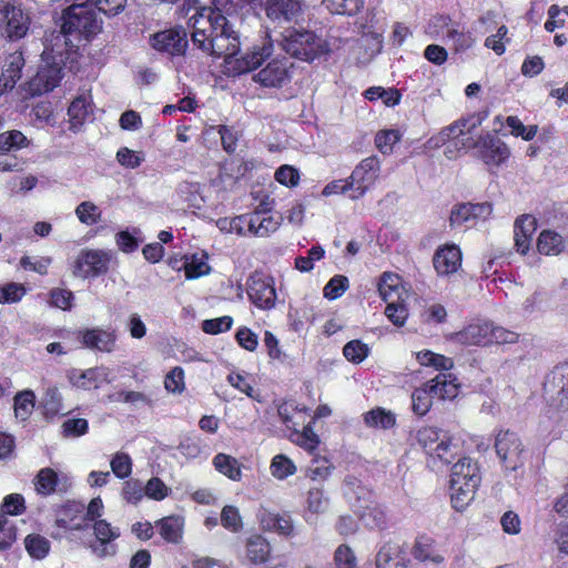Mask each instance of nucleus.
<instances>
[{
    "instance_id": "nucleus-47",
    "label": "nucleus",
    "mask_w": 568,
    "mask_h": 568,
    "mask_svg": "<svg viewBox=\"0 0 568 568\" xmlns=\"http://www.w3.org/2000/svg\"><path fill=\"white\" fill-rule=\"evenodd\" d=\"M402 134L398 130H381L375 135V145L378 151L385 155L393 152L394 145L400 140Z\"/></svg>"
},
{
    "instance_id": "nucleus-8",
    "label": "nucleus",
    "mask_w": 568,
    "mask_h": 568,
    "mask_svg": "<svg viewBox=\"0 0 568 568\" xmlns=\"http://www.w3.org/2000/svg\"><path fill=\"white\" fill-rule=\"evenodd\" d=\"M475 155L488 166H500L510 158L508 145L494 133H486L473 142Z\"/></svg>"
},
{
    "instance_id": "nucleus-38",
    "label": "nucleus",
    "mask_w": 568,
    "mask_h": 568,
    "mask_svg": "<svg viewBox=\"0 0 568 568\" xmlns=\"http://www.w3.org/2000/svg\"><path fill=\"white\" fill-rule=\"evenodd\" d=\"M364 423L368 427L390 429L396 424V417L390 410L377 407L364 414Z\"/></svg>"
},
{
    "instance_id": "nucleus-49",
    "label": "nucleus",
    "mask_w": 568,
    "mask_h": 568,
    "mask_svg": "<svg viewBox=\"0 0 568 568\" xmlns=\"http://www.w3.org/2000/svg\"><path fill=\"white\" fill-rule=\"evenodd\" d=\"M365 525L371 529L385 530L388 527L387 515L378 506L367 508L362 516Z\"/></svg>"
},
{
    "instance_id": "nucleus-32",
    "label": "nucleus",
    "mask_w": 568,
    "mask_h": 568,
    "mask_svg": "<svg viewBox=\"0 0 568 568\" xmlns=\"http://www.w3.org/2000/svg\"><path fill=\"white\" fill-rule=\"evenodd\" d=\"M106 375L103 373V369L100 367H91L85 371H73L69 375L70 383L82 389H91L98 388L101 378Z\"/></svg>"
},
{
    "instance_id": "nucleus-18",
    "label": "nucleus",
    "mask_w": 568,
    "mask_h": 568,
    "mask_svg": "<svg viewBox=\"0 0 568 568\" xmlns=\"http://www.w3.org/2000/svg\"><path fill=\"white\" fill-rule=\"evenodd\" d=\"M546 393H556L551 406L556 410H568V363L557 365L545 383Z\"/></svg>"
},
{
    "instance_id": "nucleus-7",
    "label": "nucleus",
    "mask_w": 568,
    "mask_h": 568,
    "mask_svg": "<svg viewBox=\"0 0 568 568\" xmlns=\"http://www.w3.org/2000/svg\"><path fill=\"white\" fill-rule=\"evenodd\" d=\"M0 31L10 41H17L27 36L31 18L20 6L10 2L0 9Z\"/></svg>"
},
{
    "instance_id": "nucleus-64",
    "label": "nucleus",
    "mask_w": 568,
    "mask_h": 568,
    "mask_svg": "<svg viewBox=\"0 0 568 568\" xmlns=\"http://www.w3.org/2000/svg\"><path fill=\"white\" fill-rule=\"evenodd\" d=\"M233 325V318L229 315H224L216 318L204 320L202 322V331L210 335H217L231 329Z\"/></svg>"
},
{
    "instance_id": "nucleus-37",
    "label": "nucleus",
    "mask_w": 568,
    "mask_h": 568,
    "mask_svg": "<svg viewBox=\"0 0 568 568\" xmlns=\"http://www.w3.org/2000/svg\"><path fill=\"white\" fill-rule=\"evenodd\" d=\"M434 394L426 383L412 394V410L418 417H424L432 408Z\"/></svg>"
},
{
    "instance_id": "nucleus-28",
    "label": "nucleus",
    "mask_w": 568,
    "mask_h": 568,
    "mask_svg": "<svg viewBox=\"0 0 568 568\" xmlns=\"http://www.w3.org/2000/svg\"><path fill=\"white\" fill-rule=\"evenodd\" d=\"M246 558L252 564H264L271 557V545L268 540L260 534L252 535L245 544Z\"/></svg>"
},
{
    "instance_id": "nucleus-29",
    "label": "nucleus",
    "mask_w": 568,
    "mask_h": 568,
    "mask_svg": "<svg viewBox=\"0 0 568 568\" xmlns=\"http://www.w3.org/2000/svg\"><path fill=\"white\" fill-rule=\"evenodd\" d=\"M427 457V463L433 468H440L452 464L456 458V447L452 444V438L444 436Z\"/></svg>"
},
{
    "instance_id": "nucleus-17",
    "label": "nucleus",
    "mask_w": 568,
    "mask_h": 568,
    "mask_svg": "<svg viewBox=\"0 0 568 568\" xmlns=\"http://www.w3.org/2000/svg\"><path fill=\"white\" fill-rule=\"evenodd\" d=\"M376 568H413L404 544L396 540H387L381 545L375 555Z\"/></svg>"
},
{
    "instance_id": "nucleus-53",
    "label": "nucleus",
    "mask_w": 568,
    "mask_h": 568,
    "mask_svg": "<svg viewBox=\"0 0 568 568\" xmlns=\"http://www.w3.org/2000/svg\"><path fill=\"white\" fill-rule=\"evenodd\" d=\"M510 42L508 37V28L501 24L495 34L485 39V47L491 49L497 55H503L506 51V44Z\"/></svg>"
},
{
    "instance_id": "nucleus-14",
    "label": "nucleus",
    "mask_w": 568,
    "mask_h": 568,
    "mask_svg": "<svg viewBox=\"0 0 568 568\" xmlns=\"http://www.w3.org/2000/svg\"><path fill=\"white\" fill-rule=\"evenodd\" d=\"M75 335L82 347L90 351L112 353L116 348L118 335L115 329L82 328L78 329Z\"/></svg>"
},
{
    "instance_id": "nucleus-11",
    "label": "nucleus",
    "mask_w": 568,
    "mask_h": 568,
    "mask_svg": "<svg viewBox=\"0 0 568 568\" xmlns=\"http://www.w3.org/2000/svg\"><path fill=\"white\" fill-rule=\"evenodd\" d=\"M381 173V161L378 156L371 155L363 159L353 170L349 179L354 185L353 200H357L374 185Z\"/></svg>"
},
{
    "instance_id": "nucleus-57",
    "label": "nucleus",
    "mask_w": 568,
    "mask_h": 568,
    "mask_svg": "<svg viewBox=\"0 0 568 568\" xmlns=\"http://www.w3.org/2000/svg\"><path fill=\"white\" fill-rule=\"evenodd\" d=\"M274 179L281 185L286 187H295L300 183L301 175L300 171L293 165L283 164L276 169Z\"/></svg>"
},
{
    "instance_id": "nucleus-42",
    "label": "nucleus",
    "mask_w": 568,
    "mask_h": 568,
    "mask_svg": "<svg viewBox=\"0 0 568 568\" xmlns=\"http://www.w3.org/2000/svg\"><path fill=\"white\" fill-rule=\"evenodd\" d=\"M440 433L442 430L435 426H423L416 432L417 444L427 456L436 447L437 443L442 440Z\"/></svg>"
},
{
    "instance_id": "nucleus-52",
    "label": "nucleus",
    "mask_w": 568,
    "mask_h": 568,
    "mask_svg": "<svg viewBox=\"0 0 568 568\" xmlns=\"http://www.w3.org/2000/svg\"><path fill=\"white\" fill-rule=\"evenodd\" d=\"M164 388L168 393L182 394L185 389V374L181 366L173 367L164 377Z\"/></svg>"
},
{
    "instance_id": "nucleus-43",
    "label": "nucleus",
    "mask_w": 568,
    "mask_h": 568,
    "mask_svg": "<svg viewBox=\"0 0 568 568\" xmlns=\"http://www.w3.org/2000/svg\"><path fill=\"white\" fill-rule=\"evenodd\" d=\"M24 65V60L21 54L11 55L10 62L6 65L0 83L3 82L4 88L12 89L21 78V71Z\"/></svg>"
},
{
    "instance_id": "nucleus-26",
    "label": "nucleus",
    "mask_w": 568,
    "mask_h": 568,
    "mask_svg": "<svg viewBox=\"0 0 568 568\" xmlns=\"http://www.w3.org/2000/svg\"><path fill=\"white\" fill-rule=\"evenodd\" d=\"M92 113L93 109L91 97H77L68 108L70 129L73 131L80 130V128L92 115Z\"/></svg>"
},
{
    "instance_id": "nucleus-50",
    "label": "nucleus",
    "mask_w": 568,
    "mask_h": 568,
    "mask_svg": "<svg viewBox=\"0 0 568 568\" xmlns=\"http://www.w3.org/2000/svg\"><path fill=\"white\" fill-rule=\"evenodd\" d=\"M221 525L231 532H239L242 530V516L235 506L226 505L222 508Z\"/></svg>"
},
{
    "instance_id": "nucleus-39",
    "label": "nucleus",
    "mask_w": 568,
    "mask_h": 568,
    "mask_svg": "<svg viewBox=\"0 0 568 568\" xmlns=\"http://www.w3.org/2000/svg\"><path fill=\"white\" fill-rule=\"evenodd\" d=\"M42 413L47 418H53L63 409L62 396L58 387H49L41 402Z\"/></svg>"
},
{
    "instance_id": "nucleus-25",
    "label": "nucleus",
    "mask_w": 568,
    "mask_h": 568,
    "mask_svg": "<svg viewBox=\"0 0 568 568\" xmlns=\"http://www.w3.org/2000/svg\"><path fill=\"white\" fill-rule=\"evenodd\" d=\"M84 510V505L80 501L68 500L58 510L57 526L64 529L81 530L84 525L80 519Z\"/></svg>"
},
{
    "instance_id": "nucleus-55",
    "label": "nucleus",
    "mask_w": 568,
    "mask_h": 568,
    "mask_svg": "<svg viewBox=\"0 0 568 568\" xmlns=\"http://www.w3.org/2000/svg\"><path fill=\"white\" fill-rule=\"evenodd\" d=\"M27 136L18 130H11L0 134V150L11 151L13 149H22L28 145Z\"/></svg>"
},
{
    "instance_id": "nucleus-5",
    "label": "nucleus",
    "mask_w": 568,
    "mask_h": 568,
    "mask_svg": "<svg viewBox=\"0 0 568 568\" xmlns=\"http://www.w3.org/2000/svg\"><path fill=\"white\" fill-rule=\"evenodd\" d=\"M102 29L92 6L87 2L71 4L62 12L61 31L64 34H78L89 40Z\"/></svg>"
},
{
    "instance_id": "nucleus-22",
    "label": "nucleus",
    "mask_w": 568,
    "mask_h": 568,
    "mask_svg": "<svg viewBox=\"0 0 568 568\" xmlns=\"http://www.w3.org/2000/svg\"><path fill=\"white\" fill-rule=\"evenodd\" d=\"M537 226V219L531 214H521L515 220V248L521 255H526L529 252Z\"/></svg>"
},
{
    "instance_id": "nucleus-46",
    "label": "nucleus",
    "mask_w": 568,
    "mask_h": 568,
    "mask_svg": "<svg viewBox=\"0 0 568 568\" xmlns=\"http://www.w3.org/2000/svg\"><path fill=\"white\" fill-rule=\"evenodd\" d=\"M480 123H481L480 118L475 119V115H469L468 118H462V119L455 121L454 123H452L450 125H448L447 128H445L442 131V134L447 136L448 139L457 138L462 134H465V130H467L469 132L473 129L480 125Z\"/></svg>"
},
{
    "instance_id": "nucleus-2",
    "label": "nucleus",
    "mask_w": 568,
    "mask_h": 568,
    "mask_svg": "<svg viewBox=\"0 0 568 568\" xmlns=\"http://www.w3.org/2000/svg\"><path fill=\"white\" fill-rule=\"evenodd\" d=\"M282 424L291 433L288 439L310 454L317 452L321 444L318 435L314 432L315 418L311 409L294 402H284L277 408Z\"/></svg>"
},
{
    "instance_id": "nucleus-15",
    "label": "nucleus",
    "mask_w": 568,
    "mask_h": 568,
    "mask_svg": "<svg viewBox=\"0 0 568 568\" xmlns=\"http://www.w3.org/2000/svg\"><path fill=\"white\" fill-rule=\"evenodd\" d=\"M256 518L263 531L274 532L283 538H292L296 535L295 526L288 511L280 513L260 507Z\"/></svg>"
},
{
    "instance_id": "nucleus-51",
    "label": "nucleus",
    "mask_w": 568,
    "mask_h": 568,
    "mask_svg": "<svg viewBox=\"0 0 568 568\" xmlns=\"http://www.w3.org/2000/svg\"><path fill=\"white\" fill-rule=\"evenodd\" d=\"M27 294L23 284L9 282L0 285V304H14L20 302Z\"/></svg>"
},
{
    "instance_id": "nucleus-41",
    "label": "nucleus",
    "mask_w": 568,
    "mask_h": 568,
    "mask_svg": "<svg viewBox=\"0 0 568 568\" xmlns=\"http://www.w3.org/2000/svg\"><path fill=\"white\" fill-rule=\"evenodd\" d=\"M24 547L29 556L33 559H43L50 551L49 540L39 535L30 534L24 538Z\"/></svg>"
},
{
    "instance_id": "nucleus-59",
    "label": "nucleus",
    "mask_w": 568,
    "mask_h": 568,
    "mask_svg": "<svg viewBox=\"0 0 568 568\" xmlns=\"http://www.w3.org/2000/svg\"><path fill=\"white\" fill-rule=\"evenodd\" d=\"M93 530L97 539L100 541L101 546H103V550L100 552V556L102 557L105 555L106 545L116 539L119 534L115 532L111 525L104 519L95 520L93 524Z\"/></svg>"
},
{
    "instance_id": "nucleus-16",
    "label": "nucleus",
    "mask_w": 568,
    "mask_h": 568,
    "mask_svg": "<svg viewBox=\"0 0 568 568\" xmlns=\"http://www.w3.org/2000/svg\"><path fill=\"white\" fill-rule=\"evenodd\" d=\"M410 551L414 559L418 562L442 565L446 559V550L437 539L428 532L417 534Z\"/></svg>"
},
{
    "instance_id": "nucleus-34",
    "label": "nucleus",
    "mask_w": 568,
    "mask_h": 568,
    "mask_svg": "<svg viewBox=\"0 0 568 568\" xmlns=\"http://www.w3.org/2000/svg\"><path fill=\"white\" fill-rule=\"evenodd\" d=\"M160 536L170 544H179L183 535V525L179 517L168 516L156 521Z\"/></svg>"
},
{
    "instance_id": "nucleus-62",
    "label": "nucleus",
    "mask_w": 568,
    "mask_h": 568,
    "mask_svg": "<svg viewBox=\"0 0 568 568\" xmlns=\"http://www.w3.org/2000/svg\"><path fill=\"white\" fill-rule=\"evenodd\" d=\"M1 511L4 516H19L22 515L27 507L24 497L21 494H9L3 498Z\"/></svg>"
},
{
    "instance_id": "nucleus-40",
    "label": "nucleus",
    "mask_w": 568,
    "mask_h": 568,
    "mask_svg": "<svg viewBox=\"0 0 568 568\" xmlns=\"http://www.w3.org/2000/svg\"><path fill=\"white\" fill-rule=\"evenodd\" d=\"M294 462L284 454L275 455L270 465L272 476L278 480H284L296 473Z\"/></svg>"
},
{
    "instance_id": "nucleus-4",
    "label": "nucleus",
    "mask_w": 568,
    "mask_h": 568,
    "mask_svg": "<svg viewBox=\"0 0 568 568\" xmlns=\"http://www.w3.org/2000/svg\"><path fill=\"white\" fill-rule=\"evenodd\" d=\"M452 339L466 346L515 344L519 334L489 321L473 322L452 335Z\"/></svg>"
},
{
    "instance_id": "nucleus-56",
    "label": "nucleus",
    "mask_w": 568,
    "mask_h": 568,
    "mask_svg": "<svg viewBox=\"0 0 568 568\" xmlns=\"http://www.w3.org/2000/svg\"><path fill=\"white\" fill-rule=\"evenodd\" d=\"M75 214L79 221L85 225L97 224L101 220V211L89 201L81 202L75 209Z\"/></svg>"
},
{
    "instance_id": "nucleus-13",
    "label": "nucleus",
    "mask_w": 568,
    "mask_h": 568,
    "mask_svg": "<svg viewBox=\"0 0 568 568\" xmlns=\"http://www.w3.org/2000/svg\"><path fill=\"white\" fill-rule=\"evenodd\" d=\"M150 44L154 50L171 57L182 55L187 48V34L181 27L166 29L154 33L150 38Z\"/></svg>"
},
{
    "instance_id": "nucleus-6",
    "label": "nucleus",
    "mask_w": 568,
    "mask_h": 568,
    "mask_svg": "<svg viewBox=\"0 0 568 568\" xmlns=\"http://www.w3.org/2000/svg\"><path fill=\"white\" fill-rule=\"evenodd\" d=\"M282 45L286 53L303 61H313L326 51L325 43L308 30H292Z\"/></svg>"
},
{
    "instance_id": "nucleus-31",
    "label": "nucleus",
    "mask_w": 568,
    "mask_h": 568,
    "mask_svg": "<svg viewBox=\"0 0 568 568\" xmlns=\"http://www.w3.org/2000/svg\"><path fill=\"white\" fill-rule=\"evenodd\" d=\"M34 490L38 495L48 497L58 490L59 476L51 467L41 468L33 479Z\"/></svg>"
},
{
    "instance_id": "nucleus-3",
    "label": "nucleus",
    "mask_w": 568,
    "mask_h": 568,
    "mask_svg": "<svg viewBox=\"0 0 568 568\" xmlns=\"http://www.w3.org/2000/svg\"><path fill=\"white\" fill-rule=\"evenodd\" d=\"M480 483L481 469L476 459L465 456L453 464L449 476L452 507L464 511L475 499Z\"/></svg>"
},
{
    "instance_id": "nucleus-60",
    "label": "nucleus",
    "mask_w": 568,
    "mask_h": 568,
    "mask_svg": "<svg viewBox=\"0 0 568 568\" xmlns=\"http://www.w3.org/2000/svg\"><path fill=\"white\" fill-rule=\"evenodd\" d=\"M50 304L62 311H70L73 306L74 294L68 288L55 287L49 293Z\"/></svg>"
},
{
    "instance_id": "nucleus-24",
    "label": "nucleus",
    "mask_w": 568,
    "mask_h": 568,
    "mask_svg": "<svg viewBox=\"0 0 568 568\" xmlns=\"http://www.w3.org/2000/svg\"><path fill=\"white\" fill-rule=\"evenodd\" d=\"M489 213L490 205L487 203H463L452 210L449 223L452 227L462 226Z\"/></svg>"
},
{
    "instance_id": "nucleus-1",
    "label": "nucleus",
    "mask_w": 568,
    "mask_h": 568,
    "mask_svg": "<svg viewBox=\"0 0 568 568\" xmlns=\"http://www.w3.org/2000/svg\"><path fill=\"white\" fill-rule=\"evenodd\" d=\"M189 7L196 9L190 18L193 44L207 55L234 58L240 52V36L226 16L236 11L235 0H211V6H199L200 0H185Z\"/></svg>"
},
{
    "instance_id": "nucleus-12",
    "label": "nucleus",
    "mask_w": 568,
    "mask_h": 568,
    "mask_svg": "<svg viewBox=\"0 0 568 568\" xmlns=\"http://www.w3.org/2000/svg\"><path fill=\"white\" fill-rule=\"evenodd\" d=\"M495 449L503 465L509 470H516L521 464L523 444L514 432L500 430L495 440Z\"/></svg>"
},
{
    "instance_id": "nucleus-36",
    "label": "nucleus",
    "mask_w": 568,
    "mask_h": 568,
    "mask_svg": "<svg viewBox=\"0 0 568 568\" xmlns=\"http://www.w3.org/2000/svg\"><path fill=\"white\" fill-rule=\"evenodd\" d=\"M207 254L197 253L192 254L190 258H186L183 270L184 275L187 280H196L211 273V266L207 263Z\"/></svg>"
},
{
    "instance_id": "nucleus-19",
    "label": "nucleus",
    "mask_w": 568,
    "mask_h": 568,
    "mask_svg": "<svg viewBox=\"0 0 568 568\" xmlns=\"http://www.w3.org/2000/svg\"><path fill=\"white\" fill-rule=\"evenodd\" d=\"M463 253L457 244L446 243L434 253L433 265L439 276H449L462 267Z\"/></svg>"
},
{
    "instance_id": "nucleus-10",
    "label": "nucleus",
    "mask_w": 568,
    "mask_h": 568,
    "mask_svg": "<svg viewBox=\"0 0 568 568\" xmlns=\"http://www.w3.org/2000/svg\"><path fill=\"white\" fill-rule=\"evenodd\" d=\"M247 295L260 310H272L276 305V290L273 277L255 273L247 280Z\"/></svg>"
},
{
    "instance_id": "nucleus-27",
    "label": "nucleus",
    "mask_w": 568,
    "mask_h": 568,
    "mask_svg": "<svg viewBox=\"0 0 568 568\" xmlns=\"http://www.w3.org/2000/svg\"><path fill=\"white\" fill-rule=\"evenodd\" d=\"M435 397L439 399H453L458 395L459 385L452 374L439 373L427 383Z\"/></svg>"
},
{
    "instance_id": "nucleus-30",
    "label": "nucleus",
    "mask_w": 568,
    "mask_h": 568,
    "mask_svg": "<svg viewBox=\"0 0 568 568\" xmlns=\"http://www.w3.org/2000/svg\"><path fill=\"white\" fill-rule=\"evenodd\" d=\"M565 247L564 237L554 230H542L537 237V251L542 255H559Z\"/></svg>"
},
{
    "instance_id": "nucleus-58",
    "label": "nucleus",
    "mask_w": 568,
    "mask_h": 568,
    "mask_svg": "<svg viewBox=\"0 0 568 568\" xmlns=\"http://www.w3.org/2000/svg\"><path fill=\"white\" fill-rule=\"evenodd\" d=\"M506 124L511 129L514 136H520L525 141H531L538 132L537 125L526 126L516 115L507 116Z\"/></svg>"
},
{
    "instance_id": "nucleus-54",
    "label": "nucleus",
    "mask_w": 568,
    "mask_h": 568,
    "mask_svg": "<svg viewBox=\"0 0 568 568\" xmlns=\"http://www.w3.org/2000/svg\"><path fill=\"white\" fill-rule=\"evenodd\" d=\"M112 473L120 479H125L132 474V460L126 453L118 452L110 462Z\"/></svg>"
},
{
    "instance_id": "nucleus-20",
    "label": "nucleus",
    "mask_w": 568,
    "mask_h": 568,
    "mask_svg": "<svg viewBox=\"0 0 568 568\" xmlns=\"http://www.w3.org/2000/svg\"><path fill=\"white\" fill-rule=\"evenodd\" d=\"M264 10L266 17L273 22H292L301 17L302 2L298 0H266Z\"/></svg>"
},
{
    "instance_id": "nucleus-35",
    "label": "nucleus",
    "mask_w": 568,
    "mask_h": 568,
    "mask_svg": "<svg viewBox=\"0 0 568 568\" xmlns=\"http://www.w3.org/2000/svg\"><path fill=\"white\" fill-rule=\"evenodd\" d=\"M213 465L219 473L223 474L231 480H241L242 469L236 458L223 453H219L213 458Z\"/></svg>"
},
{
    "instance_id": "nucleus-48",
    "label": "nucleus",
    "mask_w": 568,
    "mask_h": 568,
    "mask_svg": "<svg viewBox=\"0 0 568 568\" xmlns=\"http://www.w3.org/2000/svg\"><path fill=\"white\" fill-rule=\"evenodd\" d=\"M349 287L347 276L342 274L334 275L324 286L323 295L329 301L341 297Z\"/></svg>"
},
{
    "instance_id": "nucleus-21",
    "label": "nucleus",
    "mask_w": 568,
    "mask_h": 568,
    "mask_svg": "<svg viewBox=\"0 0 568 568\" xmlns=\"http://www.w3.org/2000/svg\"><path fill=\"white\" fill-rule=\"evenodd\" d=\"M253 79L265 88H281L290 81L291 75L286 62L275 59L254 74Z\"/></svg>"
},
{
    "instance_id": "nucleus-45",
    "label": "nucleus",
    "mask_w": 568,
    "mask_h": 568,
    "mask_svg": "<svg viewBox=\"0 0 568 568\" xmlns=\"http://www.w3.org/2000/svg\"><path fill=\"white\" fill-rule=\"evenodd\" d=\"M446 37L453 41V49L456 53H462L471 49L476 42V39L470 31H459L456 28L448 29Z\"/></svg>"
},
{
    "instance_id": "nucleus-44",
    "label": "nucleus",
    "mask_w": 568,
    "mask_h": 568,
    "mask_svg": "<svg viewBox=\"0 0 568 568\" xmlns=\"http://www.w3.org/2000/svg\"><path fill=\"white\" fill-rule=\"evenodd\" d=\"M369 352L371 349L368 345L361 339H352L343 347L344 357L353 364H361L364 362L368 357Z\"/></svg>"
},
{
    "instance_id": "nucleus-61",
    "label": "nucleus",
    "mask_w": 568,
    "mask_h": 568,
    "mask_svg": "<svg viewBox=\"0 0 568 568\" xmlns=\"http://www.w3.org/2000/svg\"><path fill=\"white\" fill-rule=\"evenodd\" d=\"M335 568H357V558L353 549L346 545H339L334 552Z\"/></svg>"
},
{
    "instance_id": "nucleus-63",
    "label": "nucleus",
    "mask_w": 568,
    "mask_h": 568,
    "mask_svg": "<svg viewBox=\"0 0 568 568\" xmlns=\"http://www.w3.org/2000/svg\"><path fill=\"white\" fill-rule=\"evenodd\" d=\"M386 317L397 327L405 325L408 317V308L405 302H389L385 308Z\"/></svg>"
},
{
    "instance_id": "nucleus-33",
    "label": "nucleus",
    "mask_w": 568,
    "mask_h": 568,
    "mask_svg": "<svg viewBox=\"0 0 568 568\" xmlns=\"http://www.w3.org/2000/svg\"><path fill=\"white\" fill-rule=\"evenodd\" d=\"M36 407V394L31 389L18 392L13 397L14 416L21 422H27Z\"/></svg>"
},
{
    "instance_id": "nucleus-9",
    "label": "nucleus",
    "mask_w": 568,
    "mask_h": 568,
    "mask_svg": "<svg viewBox=\"0 0 568 568\" xmlns=\"http://www.w3.org/2000/svg\"><path fill=\"white\" fill-rule=\"evenodd\" d=\"M111 254L103 250H82L73 265V274L83 278L98 277L109 271Z\"/></svg>"
},
{
    "instance_id": "nucleus-23",
    "label": "nucleus",
    "mask_w": 568,
    "mask_h": 568,
    "mask_svg": "<svg viewBox=\"0 0 568 568\" xmlns=\"http://www.w3.org/2000/svg\"><path fill=\"white\" fill-rule=\"evenodd\" d=\"M377 291L383 301L405 302L407 292L403 284V278L393 272H384L378 280Z\"/></svg>"
}]
</instances>
